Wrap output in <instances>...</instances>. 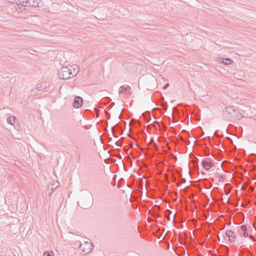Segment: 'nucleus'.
<instances>
[{
  "label": "nucleus",
  "mask_w": 256,
  "mask_h": 256,
  "mask_svg": "<svg viewBox=\"0 0 256 256\" xmlns=\"http://www.w3.org/2000/svg\"><path fill=\"white\" fill-rule=\"evenodd\" d=\"M82 98L79 96H76L74 99L73 106L76 108H80L82 106Z\"/></svg>",
  "instance_id": "39448f33"
},
{
  "label": "nucleus",
  "mask_w": 256,
  "mask_h": 256,
  "mask_svg": "<svg viewBox=\"0 0 256 256\" xmlns=\"http://www.w3.org/2000/svg\"><path fill=\"white\" fill-rule=\"evenodd\" d=\"M244 116L239 112L237 110H234L232 114L228 116V117L227 118L230 121H234L236 120H240Z\"/></svg>",
  "instance_id": "f03ea898"
},
{
  "label": "nucleus",
  "mask_w": 256,
  "mask_h": 256,
  "mask_svg": "<svg viewBox=\"0 0 256 256\" xmlns=\"http://www.w3.org/2000/svg\"><path fill=\"white\" fill-rule=\"evenodd\" d=\"M16 118L14 116H10L7 118V122L8 124L14 125V124L15 122Z\"/></svg>",
  "instance_id": "2eb2a0df"
},
{
  "label": "nucleus",
  "mask_w": 256,
  "mask_h": 256,
  "mask_svg": "<svg viewBox=\"0 0 256 256\" xmlns=\"http://www.w3.org/2000/svg\"><path fill=\"white\" fill-rule=\"evenodd\" d=\"M60 184L58 182L56 181L55 182H53V183L52 185V188L48 192V195L50 196L51 194L53 192L54 190L59 186Z\"/></svg>",
  "instance_id": "f8f14e48"
},
{
  "label": "nucleus",
  "mask_w": 256,
  "mask_h": 256,
  "mask_svg": "<svg viewBox=\"0 0 256 256\" xmlns=\"http://www.w3.org/2000/svg\"><path fill=\"white\" fill-rule=\"evenodd\" d=\"M43 256H54V253L52 252H45L43 254Z\"/></svg>",
  "instance_id": "f3484780"
},
{
  "label": "nucleus",
  "mask_w": 256,
  "mask_h": 256,
  "mask_svg": "<svg viewBox=\"0 0 256 256\" xmlns=\"http://www.w3.org/2000/svg\"><path fill=\"white\" fill-rule=\"evenodd\" d=\"M234 110L235 109L233 108L232 106L226 107L223 110V114L224 116L227 118L228 117V116L231 114Z\"/></svg>",
  "instance_id": "1a4fd4ad"
},
{
  "label": "nucleus",
  "mask_w": 256,
  "mask_h": 256,
  "mask_svg": "<svg viewBox=\"0 0 256 256\" xmlns=\"http://www.w3.org/2000/svg\"><path fill=\"white\" fill-rule=\"evenodd\" d=\"M218 180L219 182H222L224 180V178L222 176H220L218 178Z\"/></svg>",
  "instance_id": "412c9836"
},
{
  "label": "nucleus",
  "mask_w": 256,
  "mask_h": 256,
  "mask_svg": "<svg viewBox=\"0 0 256 256\" xmlns=\"http://www.w3.org/2000/svg\"><path fill=\"white\" fill-rule=\"evenodd\" d=\"M220 62L224 64H230L233 62V60L229 58H222Z\"/></svg>",
  "instance_id": "ddd939ff"
},
{
  "label": "nucleus",
  "mask_w": 256,
  "mask_h": 256,
  "mask_svg": "<svg viewBox=\"0 0 256 256\" xmlns=\"http://www.w3.org/2000/svg\"><path fill=\"white\" fill-rule=\"evenodd\" d=\"M30 6L33 7H40L44 5V2L42 0H32L30 1Z\"/></svg>",
  "instance_id": "9d476101"
},
{
  "label": "nucleus",
  "mask_w": 256,
  "mask_h": 256,
  "mask_svg": "<svg viewBox=\"0 0 256 256\" xmlns=\"http://www.w3.org/2000/svg\"><path fill=\"white\" fill-rule=\"evenodd\" d=\"M229 194V192H226V195H228Z\"/></svg>",
  "instance_id": "b1692460"
},
{
  "label": "nucleus",
  "mask_w": 256,
  "mask_h": 256,
  "mask_svg": "<svg viewBox=\"0 0 256 256\" xmlns=\"http://www.w3.org/2000/svg\"><path fill=\"white\" fill-rule=\"evenodd\" d=\"M7 2L12 3V4H16V0H6Z\"/></svg>",
  "instance_id": "6ab92c4d"
},
{
  "label": "nucleus",
  "mask_w": 256,
  "mask_h": 256,
  "mask_svg": "<svg viewBox=\"0 0 256 256\" xmlns=\"http://www.w3.org/2000/svg\"><path fill=\"white\" fill-rule=\"evenodd\" d=\"M16 2H17L18 3H22L21 0L20 1V0H16Z\"/></svg>",
  "instance_id": "5701e85b"
},
{
  "label": "nucleus",
  "mask_w": 256,
  "mask_h": 256,
  "mask_svg": "<svg viewBox=\"0 0 256 256\" xmlns=\"http://www.w3.org/2000/svg\"><path fill=\"white\" fill-rule=\"evenodd\" d=\"M92 242H86L84 245V252L86 253H88L92 251Z\"/></svg>",
  "instance_id": "9b49d317"
},
{
  "label": "nucleus",
  "mask_w": 256,
  "mask_h": 256,
  "mask_svg": "<svg viewBox=\"0 0 256 256\" xmlns=\"http://www.w3.org/2000/svg\"><path fill=\"white\" fill-rule=\"evenodd\" d=\"M50 86V84L48 82H42L36 85V88L38 90V92H41L44 90L46 88H48Z\"/></svg>",
  "instance_id": "0eeeda50"
},
{
  "label": "nucleus",
  "mask_w": 256,
  "mask_h": 256,
  "mask_svg": "<svg viewBox=\"0 0 256 256\" xmlns=\"http://www.w3.org/2000/svg\"><path fill=\"white\" fill-rule=\"evenodd\" d=\"M152 143H154V140L153 138H151L150 142V144H152Z\"/></svg>",
  "instance_id": "4be33fe9"
},
{
  "label": "nucleus",
  "mask_w": 256,
  "mask_h": 256,
  "mask_svg": "<svg viewBox=\"0 0 256 256\" xmlns=\"http://www.w3.org/2000/svg\"><path fill=\"white\" fill-rule=\"evenodd\" d=\"M146 120V122H149V121H150L148 120Z\"/></svg>",
  "instance_id": "a878e982"
},
{
  "label": "nucleus",
  "mask_w": 256,
  "mask_h": 256,
  "mask_svg": "<svg viewBox=\"0 0 256 256\" xmlns=\"http://www.w3.org/2000/svg\"><path fill=\"white\" fill-rule=\"evenodd\" d=\"M174 110L175 112L177 113L178 116L179 118L188 116L187 109L186 108L180 106L178 108H174Z\"/></svg>",
  "instance_id": "7ed1b4c3"
},
{
  "label": "nucleus",
  "mask_w": 256,
  "mask_h": 256,
  "mask_svg": "<svg viewBox=\"0 0 256 256\" xmlns=\"http://www.w3.org/2000/svg\"><path fill=\"white\" fill-rule=\"evenodd\" d=\"M22 2H26V0H20Z\"/></svg>",
  "instance_id": "393cba45"
},
{
  "label": "nucleus",
  "mask_w": 256,
  "mask_h": 256,
  "mask_svg": "<svg viewBox=\"0 0 256 256\" xmlns=\"http://www.w3.org/2000/svg\"><path fill=\"white\" fill-rule=\"evenodd\" d=\"M16 4H18V5H21L22 6H24L25 2H22V3H18L16 2Z\"/></svg>",
  "instance_id": "aec40b11"
},
{
  "label": "nucleus",
  "mask_w": 256,
  "mask_h": 256,
  "mask_svg": "<svg viewBox=\"0 0 256 256\" xmlns=\"http://www.w3.org/2000/svg\"><path fill=\"white\" fill-rule=\"evenodd\" d=\"M240 229L242 232V235L244 237H247L248 234L247 232V228L246 225H242L240 226Z\"/></svg>",
  "instance_id": "4468645a"
},
{
  "label": "nucleus",
  "mask_w": 256,
  "mask_h": 256,
  "mask_svg": "<svg viewBox=\"0 0 256 256\" xmlns=\"http://www.w3.org/2000/svg\"><path fill=\"white\" fill-rule=\"evenodd\" d=\"M37 92H38V90H37V88H34L31 90V94L34 95L36 94Z\"/></svg>",
  "instance_id": "a211bd4d"
},
{
  "label": "nucleus",
  "mask_w": 256,
  "mask_h": 256,
  "mask_svg": "<svg viewBox=\"0 0 256 256\" xmlns=\"http://www.w3.org/2000/svg\"><path fill=\"white\" fill-rule=\"evenodd\" d=\"M130 89V86H122L120 88L119 92L120 94L124 96H128L130 94L129 90Z\"/></svg>",
  "instance_id": "20e7f679"
},
{
  "label": "nucleus",
  "mask_w": 256,
  "mask_h": 256,
  "mask_svg": "<svg viewBox=\"0 0 256 256\" xmlns=\"http://www.w3.org/2000/svg\"><path fill=\"white\" fill-rule=\"evenodd\" d=\"M78 72L74 66L62 67L58 70V74L60 78L69 80L76 76Z\"/></svg>",
  "instance_id": "f257e3e1"
},
{
  "label": "nucleus",
  "mask_w": 256,
  "mask_h": 256,
  "mask_svg": "<svg viewBox=\"0 0 256 256\" xmlns=\"http://www.w3.org/2000/svg\"><path fill=\"white\" fill-rule=\"evenodd\" d=\"M202 164L204 168L206 170H210L214 166L212 162L207 160H202Z\"/></svg>",
  "instance_id": "423d86ee"
},
{
  "label": "nucleus",
  "mask_w": 256,
  "mask_h": 256,
  "mask_svg": "<svg viewBox=\"0 0 256 256\" xmlns=\"http://www.w3.org/2000/svg\"><path fill=\"white\" fill-rule=\"evenodd\" d=\"M226 234V236L228 238L229 240L231 242H234L236 240V236L232 230H228Z\"/></svg>",
  "instance_id": "6e6552de"
},
{
  "label": "nucleus",
  "mask_w": 256,
  "mask_h": 256,
  "mask_svg": "<svg viewBox=\"0 0 256 256\" xmlns=\"http://www.w3.org/2000/svg\"><path fill=\"white\" fill-rule=\"evenodd\" d=\"M150 146L151 149H152L154 151L157 150L158 149V146L156 143H152L150 144Z\"/></svg>",
  "instance_id": "dca6fc26"
}]
</instances>
